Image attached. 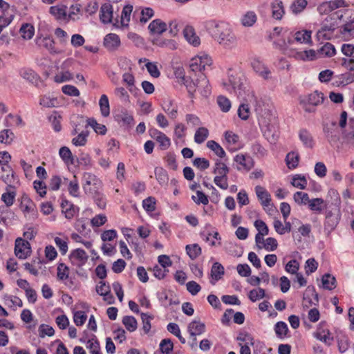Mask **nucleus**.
Returning <instances> with one entry per match:
<instances>
[{
	"instance_id": "nucleus-23",
	"label": "nucleus",
	"mask_w": 354,
	"mask_h": 354,
	"mask_svg": "<svg viewBox=\"0 0 354 354\" xmlns=\"http://www.w3.org/2000/svg\"><path fill=\"white\" fill-rule=\"evenodd\" d=\"M205 324L200 321L194 320L191 322L187 326L188 332L190 336L201 335L205 332Z\"/></svg>"
},
{
	"instance_id": "nucleus-9",
	"label": "nucleus",
	"mask_w": 354,
	"mask_h": 354,
	"mask_svg": "<svg viewBox=\"0 0 354 354\" xmlns=\"http://www.w3.org/2000/svg\"><path fill=\"white\" fill-rule=\"evenodd\" d=\"M88 308V306L86 303L79 301L71 308L73 314V322L77 326H82L85 323L87 316L82 310L87 309Z\"/></svg>"
},
{
	"instance_id": "nucleus-25",
	"label": "nucleus",
	"mask_w": 354,
	"mask_h": 354,
	"mask_svg": "<svg viewBox=\"0 0 354 354\" xmlns=\"http://www.w3.org/2000/svg\"><path fill=\"white\" fill-rule=\"evenodd\" d=\"M257 21V15L255 12L248 10L244 12L240 18L241 24L245 28L253 26Z\"/></svg>"
},
{
	"instance_id": "nucleus-4",
	"label": "nucleus",
	"mask_w": 354,
	"mask_h": 354,
	"mask_svg": "<svg viewBox=\"0 0 354 354\" xmlns=\"http://www.w3.org/2000/svg\"><path fill=\"white\" fill-rule=\"evenodd\" d=\"M324 94L315 91L307 95L300 97L299 103L302 109L307 113H314L315 107L323 103Z\"/></svg>"
},
{
	"instance_id": "nucleus-18",
	"label": "nucleus",
	"mask_w": 354,
	"mask_h": 354,
	"mask_svg": "<svg viewBox=\"0 0 354 354\" xmlns=\"http://www.w3.org/2000/svg\"><path fill=\"white\" fill-rule=\"evenodd\" d=\"M121 41L119 36L115 33H109L104 38V46L109 50H115L120 46Z\"/></svg>"
},
{
	"instance_id": "nucleus-8",
	"label": "nucleus",
	"mask_w": 354,
	"mask_h": 354,
	"mask_svg": "<svg viewBox=\"0 0 354 354\" xmlns=\"http://www.w3.org/2000/svg\"><path fill=\"white\" fill-rule=\"evenodd\" d=\"M251 66L254 73L264 80L272 79V72L269 67L261 59L254 58L251 62Z\"/></svg>"
},
{
	"instance_id": "nucleus-20",
	"label": "nucleus",
	"mask_w": 354,
	"mask_h": 354,
	"mask_svg": "<svg viewBox=\"0 0 354 354\" xmlns=\"http://www.w3.org/2000/svg\"><path fill=\"white\" fill-rule=\"evenodd\" d=\"M298 137L304 147L312 149L315 145V140L311 133L306 129H301L298 132Z\"/></svg>"
},
{
	"instance_id": "nucleus-59",
	"label": "nucleus",
	"mask_w": 354,
	"mask_h": 354,
	"mask_svg": "<svg viewBox=\"0 0 354 354\" xmlns=\"http://www.w3.org/2000/svg\"><path fill=\"white\" fill-rule=\"evenodd\" d=\"M122 81L127 85V88L130 92H133L135 87V77L130 73H124L122 75Z\"/></svg>"
},
{
	"instance_id": "nucleus-21",
	"label": "nucleus",
	"mask_w": 354,
	"mask_h": 354,
	"mask_svg": "<svg viewBox=\"0 0 354 354\" xmlns=\"http://www.w3.org/2000/svg\"><path fill=\"white\" fill-rule=\"evenodd\" d=\"M183 35L189 44L193 46H198L201 44V39L196 35L195 30L192 26H186L183 29Z\"/></svg>"
},
{
	"instance_id": "nucleus-57",
	"label": "nucleus",
	"mask_w": 354,
	"mask_h": 354,
	"mask_svg": "<svg viewBox=\"0 0 354 354\" xmlns=\"http://www.w3.org/2000/svg\"><path fill=\"white\" fill-rule=\"evenodd\" d=\"M20 74L24 79L27 80L31 83L36 82L38 79V76L35 71L30 68L22 69Z\"/></svg>"
},
{
	"instance_id": "nucleus-2",
	"label": "nucleus",
	"mask_w": 354,
	"mask_h": 354,
	"mask_svg": "<svg viewBox=\"0 0 354 354\" xmlns=\"http://www.w3.org/2000/svg\"><path fill=\"white\" fill-rule=\"evenodd\" d=\"M206 28L214 41L225 48L230 49L236 45V36L229 23L224 21L210 20L207 21Z\"/></svg>"
},
{
	"instance_id": "nucleus-28",
	"label": "nucleus",
	"mask_w": 354,
	"mask_h": 354,
	"mask_svg": "<svg viewBox=\"0 0 354 354\" xmlns=\"http://www.w3.org/2000/svg\"><path fill=\"white\" fill-rule=\"evenodd\" d=\"M162 109L171 119H175L178 115V106L173 100L168 99L162 104Z\"/></svg>"
},
{
	"instance_id": "nucleus-29",
	"label": "nucleus",
	"mask_w": 354,
	"mask_h": 354,
	"mask_svg": "<svg viewBox=\"0 0 354 354\" xmlns=\"http://www.w3.org/2000/svg\"><path fill=\"white\" fill-rule=\"evenodd\" d=\"M148 28L151 33L160 35L167 30V25L162 20L157 19L149 24Z\"/></svg>"
},
{
	"instance_id": "nucleus-64",
	"label": "nucleus",
	"mask_w": 354,
	"mask_h": 354,
	"mask_svg": "<svg viewBox=\"0 0 354 354\" xmlns=\"http://www.w3.org/2000/svg\"><path fill=\"white\" fill-rule=\"evenodd\" d=\"M114 93L115 96L120 100L121 102L124 103L129 102V95L124 88H115Z\"/></svg>"
},
{
	"instance_id": "nucleus-15",
	"label": "nucleus",
	"mask_w": 354,
	"mask_h": 354,
	"mask_svg": "<svg viewBox=\"0 0 354 354\" xmlns=\"http://www.w3.org/2000/svg\"><path fill=\"white\" fill-rule=\"evenodd\" d=\"M339 37L344 41L354 39V19H351L339 28Z\"/></svg>"
},
{
	"instance_id": "nucleus-3",
	"label": "nucleus",
	"mask_w": 354,
	"mask_h": 354,
	"mask_svg": "<svg viewBox=\"0 0 354 354\" xmlns=\"http://www.w3.org/2000/svg\"><path fill=\"white\" fill-rule=\"evenodd\" d=\"M223 84L226 91L231 93H234L238 97L242 98L245 101L250 99L248 96L246 98L244 95L245 93V87L240 77L230 75H229L227 82H223ZM251 93L254 94V93L251 91L248 95L251 94Z\"/></svg>"
},
{
	"instance_id": "nucleus-49",
	"label": "nucleus",
	"mask_w": 354,
	"mask_h": 354,
	"mask_svg": "<svg viewBox=\"0 0 354 354\" xmlns=\"http://www.w3.org/2000/svg\"><path fill=\"white\" fill-rule=\"evenodd\" d=\"M207 147L213 151L216 156L223 158L225 156V152L221 146L214 140H209L207 142Z\"/></svg>"
},
{
	"instance_id": "nucleus-63",
	"label": "nucleus",
	"mask_w": 354,
	"mask_h": 354,
	"mask_svg": "<svg viewBox=\"0 0 354 354\" xmlns=\"http://www.w3.org/2000/svg\"><path fill=\"white\" fill-rule=\"evenodd\" d=\"M299 269V263L295 259L289 261L285 266V270L287 272L292 274H297L298 273Z\"/></svg>"
},
{
	"instance_id": "nucleus-31",
	"label": "nucleus",
	"mask_w": 354,
	"mask_h": 354,
	"mask_svg": "<svg viewBox=\"0 0 354 354\" xmlns=\"http://www.w3.org/2000/svg\"><path fill=\"white\" fill-rule=\"evenodd\" d=\"M224 274V267L218 262L214 263L211 269V277L213 281H211V283L214 285L215 282L221 279Z\"/></svg>"
},
{
	"instance_id": "nucleus-42",
	"label": "nucleus",
	"mask_w": 354,
	"mask_h": 354,
	"mask_svg": "<svg viewBox=\"0 0 354 354\" xmlns=\"http://www.w3.org/2000/svg\"><path fill=\"white\" fill-rule=\"evenodd\" d=\"M101 114L104 117H107L110 113V106L108 97L106 95H102L99 100Z\"/></svg>"
},
{
	"instance_id": "nucleus-32",
	"label": "nucleus",
	"mask_w": 354,
	"mask_h": 354,
	"mask_svg": "<svg viewBox=\"0 0 354 354\" xmlns=\"http://www.w3.org/2000/svg\"><path fill=\"white\" fill-rule=\"evenodd\" d=\"M50 13L57 20H64L66 18V7L62 4L51 6L50 8Z\"/></svg>"
},
{
	"instance_id": "nucleus-39",
	"label": "nucleus",
	"mask_w": 354,
	"mask_h": 354,
	"mask_svg": "<svg viewBox=\"0 0 354 354\" xmlns=\"http://www.w3.org/2000/svg\"><path fill=\"white\" fill-rule=\"evenodd\" d=\"M209 130L205 127H199L195 132L194 141L197 144H201L208 138Z\"/></svg>"
},
{
	"instance_id": "nucleus-16",
	"label": "nucleus",
	"mask_w": 354,
	"mask_h": 354,
	"mask_svg": "<svg viewBox=\"0 0 354 354\" xmlns=\"http://www.w3.org/2000/svg\"><path fill=\"white\" fill-rule=\"evenodd\" d=\"M234 161L238 165V170L245 169L248 171L254 166L252 158L248 155L238 154L234 157Z\"/></svg>"
},
{
	"instance_id": "nucleus-19",
	"label": "nucleus",
	"mask_w": 354,
	"mask_h": 354,
	"mask_svg": "<svg viewBox=\"0 0 354 354\" xmlns=\"http://www.w3.org/2000/svg\"><path fill=\"white\" fill-rule=\"evenodd\" d=\"M69 259L72 263L80 266L86 263L88 255L82 249H76L71 252Z\"/></svg>"
},
{
	"instance_id": "nucleus-22",
	"label": "nucleus",
	"mask_w": 354,
	"mask_h": 354,
	"mask_svg": "<svg viewBox=\"0 0 354 354\" xmlns=\"http://www.w3.org/2000/svg\"><path fill=\"white\" fill-rule=\"evenodd\" d=\"M69 162L73 165H75V162H77L79 165H82L86 167L91 166V158L88 154H82L80 158L75 159L71 150L68 148V163Z\"/></svg>"
},
{
	"instance_id": "nucleus-43",
	"label": "nucleus",
	"mask_w": 354,
	"mask_h": 354,
	"mask_svg": "<svg viewBox=\"0 0 354 354\" xmlns=\"http://www.w3.org/2000/svg\"><path fill=\"white\" fill-rule=\"evenodd\" d=\"M86 346L89 350L91 354H101L100 343L95 336H93L86 342Z\"/></svg>"
},
{
	"instance_id": "nucleus-40",
	"label": "nucleus",
	"mask_w": 354,
	"mask_h": 354,
	"mask_svg": "<svg viewBox=\"0 0 354 354\" xmlns=\"http://www.w3.org/2000/svg\"><path fill=\"white\" fill-rule=\"evenodd\" d=\"M274 332L277 337L283 339L288 332V325L284 322H277L274 325Z\"/></svg>"
},
{
	"instance_id": "nucleus-37",
	"label": "nucleus",
	"mask_w": 354,
	"mask_h": 354,
	"mask_svg": "<svg viewBox=\"0 0 354 354\" xmlns=\"http://www.w3.org/2000/svg\"><path fill=\"white\" fill-rule=\"evenodd\" d=\"M39 104L45 107H54L57 106L59 102L56 97L48 93L41 97Z\"/></svg>"
},
{
	"instance_id": "nucleus-38",
	"label": "nucleus",
	"mask_w": 354,
	"mask_h": 354,
	"mask_svg": "<svg viewBox=\"0 0 354 354\" xmlns=\"http://www.w3.org/2000/svg\"><path fill=\"white\" fill-rule=\"evenodd\" d=\"M21 36L24 39H30L35 33V28L30 24H24L19 29Z\"/></svg>"
},
{
	"instance_id": "nucleus-1",
	"label": "nucleus",
	"mask_w": 354,
	"mask_h": 354,
	"mask_svg": "<svg viewBox=\"0 0 354 354\" xmlns=\"http://www.w3.org/2000/svg\"><path fill=\"white\" fill-rule=\"evenodd\" d=\"M248 97L250 99L246 100L247 102H255V111L263 136L270 142H275L278 138V122L272 105L257 100L252 93Z\"/></svg>"
},
{
	"instance_id": "nucleus-44",
	"label": "nucleus",
	"mask_w": 354,
	"mask_h": 354,
	"mask_svg": "<svg viewBox=\"0 0 354 354\" xmlns=\"http://www.w3.org/2000/svg\"><path fill=\"white\" fill-rule=\"evenodd\" d=\"M229 171L230 169L225 163L218 160H216L213 171L216 176H227Z\"/></svg>"
},
{
	"instance_id": "nucleus-47",
	"label": "nucleus",
	"mask_w": 354,
	"mask_h": 354,
	"mask_svg": "<svg viewBox=\"0 0 354 354\" xmlns=\"http://www.w3.org/2000/svg\"><path fill=\"white\" fill-rule=\"evenodd\" d=\"M88 126L93 129L95 133L100 135L106 134V127H105V125L97 123V122L94 118H88Z\"/></svg>"
},
{
	"instance_id": "nucleus-61",
	"label": "nucleus",
	"mask_w": 354,
	"mask_h": 354,
	"mask_svg": "<svg viewBox=\"0 0 354 354\" xmlns=\"http://www.w3.org/2000/svg\"><path fill=\"white\" fill-rule=\"evenodd\" d=\"M33 203L31 200L26 195L23 196L21 202V208L24 213H28L34 211Z\"/></svg>"
},
{
	"instance_id": "nucleus-45",
	"label": "nucleus",
	"mask_w": 354,
	"mask_h": 354,
	"mask_svg": "<svg viewBox=\"0 0 354 354\" xmlns=\"http://www.w3.org/2000/svg\"><path fill=\"white\" fill-rule=\"evenodd\" d=\"M154 174L156 180L160 185H165L168 182V176L166 170L162 167H157L155 168Z\"/></svg>"
},
{
	"instance_id": "nucleus-48",
	"label": "nucleus",
	"mask_w": 354,
	"mask_h": 354,
	"mask_svg": "<svg viewBox=\"0 0 354 354\" xmlns=\"http://www.w3.org/2000/svg\"><path fill=\"white\" fill-rule=\"evenodd\" d=\"M299 155L295 152H290L286 157V162L289 169H295L299 163Z\"/></svg>"
},
{
	"instance_id": "nucleus-13",
	"label": "nucleus",
	"mask_w": 354,
	"mask_h": 354,
	"mask_svg": "<svg viewBox=\"0 0 354 354\" xmlns=\"http://www.w3.org/2000/svg\"><path fill=\"white\" fill-rule=\"evenodd\" d=\"M71 124L73 127L71 134L75 135L88 126V119L80 115H73L71 117Z\"/></svg>"
},
{
	"instance_id": "nucleus-50",
	"label": "nucleus",
	"mask_w": 354,
	"mask_h": 354,
	"mask_svg": "<svg viewBox=\"0 0 354 354\" xmlns=\"http://www.w3.org/2000/svg\"><path fill=\"white\" fill-rule=\"evenodd\" d=\"M37 43L38 44L39 46H44L50 51H53L55 53L57 52L54 47L55 41H53V39L52 38H50L49 37L39 38L37 39Z\"/></svg>"
},
{
	"instance_id": "nucleus-12",
	"label": "nucleus",
	"mask_w": 354,
	"mask_h": 354,
	"mask_svg": "<svg viewBox=\"0 0 354 354\" xmlns=\"http://www.w3.org/2000/svg\"><path fill=\"white\" fill-rule=\"evenodd\" d=\"M335 30V24L328 21L323 22L320 29L317 32V37L318 40H328L333 37Z\"/></svg>"
},
{
	"instance_id": "nucleus-24",
	"label": "nucleus",
	"mask_w": 354,
	"mask_h": 354,
	"mask_svg": "<svg viewBox=\"0 0 354 354\" xmlns=\"http://www.w3.org/2000/svg\"><path fill=\"white\" fill-rule=\"evenodd\" d=\"M113 8L109 3H104L100 8V19L103 24L111 22L113 18Z\"/></svg>"
},
{
	"instance_id": "nucleus-36",
	"label": "nucleus",
	"mask_w": 354,
	"mask_h": 354,
	"mask_svg": "<svg viewBox=\"0 0 354 354\" xmlns=\"http://www.w3.org/2000/svg\"><path fill=\"white\" fill-rule=\"evenodd\" d=\"M75 137L72 139L71 143L75 147L85 146L87 142L88 136V131H81L74 135Z\"/></svg>"
},
{
	"instance_id": "nucleus-52",
	"label": "nucleus",
	"mask_w": 354,
	"mask_h": 354,
	"mask_svg": "<svg viewBox=\"0 0 354 354\" xmlns=\"http://www.w3.org/2000/svg\"><path fill=\"white\" fill-rule=\"evenodd\" d=\"M291 184L295 187L304 189L307 185V180L304 176L297 174L293 176Z\"/></svg>"
},
{
	"instance_id": "nucleus-5",
	"label": "nucleus",
	"mask_w": 354,
	"mask_h": 354,
	"mask_svg": "<svg viewBox=\"0 0 354 354\" xmlns=\"http://www.w3.org/2000/svg\"><path fill=\"white\" fill-rule=\"evenodd\" d=\"M0 33L4 28L8 26L13 20L15 10L7 1H0Z\"/></svg>"
},
{
	"instance_id": "nucleus-56",
	"label": "nucleus",
	"mask_w": 354,
	"mask_h": 354,
	"mask_svg": "<svg viewBox=\"0 0 354 354\" xmlns=\"http://www.w3.org/2000/svg\"><path fill=\"white\" fill-rule=\"evenodd\" d=\"M265 297V290L261 288L253 289L250 290L248 294V297L252 302H255L261 299L264 298Z\"/></svg>"
},
{
	"instance_id": "nucleus-6",
	"label": "nucleus",
	"mask_w": 354,
	"mask_h": 354,
	"mask_svg": "<svg viewBox=\"0 0 354 354\" xmlns=\"http://www.w3.org/2000/svg\"><path fill=\"white\" fill-rule=\"evenodd\" d=\"M341 217V213L339 208L335 207L326 212L324 221V230L327 234H330L337 227Z\"/></svg>"
},
{
	"instance_id": "nucleus-26",
	"label": "nucleus",
	"mask_w": 354,
	"mask_h": 354,
	"mask_svg": "<svg viewBox=\"0 0 354 354\" xmlns=\"http://www.w3.org/2000/svg\"><path fill=\"white\" fill-rule=\"evenodd\" d=\"M196 87L203 96L207 97L210 94L209 81L204 74H201L196 80Z\"/></svg>"
},
{
	"instance_id": "nucleus-11",
	"label": "nucleus",
	"mask_w": 354,
	"mask_h": 354,
	"mask_svg": "<svg viewBox=\"0 0 354 354\" xmlns=\"http://www.w3.org/2000/svg\"><path fill=\"white\" fill-rule=\"evenodd\" d=\"M348 6L345 1H322L317 6V11L320 15H328L335 9Z\"/></svg>"
},
{
	"instance_id": "nucleus-35",
	"label": "nucleus",
	"mask_w": 354,
	"mask_h": 354,
	"mask_svg": "<svg viewBox=\"0 0 354 354\" xmlns=\"http://www.w3.org/2000/svg\"><path fill=\"white\" fill-rule=\"evenodd\" d=\"M336 50L335 46L330 43H326L318 50L317 55L319 57H330L335 55Z\"/></svg>"
},
{
	"instance_id": "nucleus-53",
	"label": "nucleus",
	"mask_w": 354,
	"mask_h": 354,
	"mask_svg": "<svg viewBox=\"0 0 354 354\" xmlns=\"http://www.w3.org/2000/svg\"><path fill=\"white\" fill-rule=\"evenodd\" d=\"M122 324L130 332H133L137 328V321L133 316H124L122 319Z\"/></svg>"
},
{
	"instance_id": "nucleus-54",
	"label": "nucleus",
	"mask_w": 354,
	"mask_h": 354,
	"mask_svg": "<svg viewBox=\"0 0 354 354\" xmlns=\"http://www.w3.org/2000/svg\"><path fill=\"white\" fill-rule=\"evenodd\" d=\"M142 207L147 212H152L156 208V199L153 196H149L142 201Z\"/></svg>"
},
{
	"instance_id": "nucleus-27",
	"label": "nucleus",
	"mask_w": 354,
	"mask_h": 354,
	"mask_svg": "<svg viewBox=\"0 0 354 354\" xmlns=\"http://www.w3.org/2000/svg\"><path fill=\"white\" fill-rule=\"evenodd\" d=\"M311 31L309 30H301L297 31L294 35L292 39H288V44H292L294 41L301 44H308L311 41Z\"/></svg>"
},
{
	"instance_id": "nucleus-41",
	"label": "nucleus",
	"mask_w": 354,
	"mask_h": 354,
	"mask_svg": "<svg viewBox=\"0 0 354 354\" xmlns=\"http://www.w3.org/2000/svg\"><path fill=\"white\" fill-rule=\"evenodd\" d=\"M186 252L192 260L196 259L201 254V248L197 243L187 245Z\"/></svg>"
},
{
	"instance_id": "nucleus-51",
	"label": "nucleus",
	"mask_w": 354,
	"mask_h": 354,
	"mask_svg": "<svg viewBox=\"0 0 354 354\" xmlns=\"http://www.w3.org/2000/svg\"><path fill=\"white\" fill-rule=\"evenodd\" d=\"M15 138V134L10 129H3L0 131V142L9 145Z\"/></svg>"
},
{
	"instance_id": "nucleus-34",
	"label": "nucleus",
	"mask_w": 354,
	"mask_h": 354,
	"mask_svg": "<svg viewBox=\"0 0 354 354\" xmlns=\"http://www.w3.org/2000/svg\"><path fill=\"white\" fill-rule=\"evenodd\" d=\"M309 209L316 213H321L326 207V203L321 198H315L310 199L308 203Z\"/></svg>"
},
{
	"instance_id": "nucleus-60",
	"label": "nucleus",
	"mask_w": 354,
	"mask_h": 354,
	"mask_svg": "<svg viewBox=\"0 0 354 354\" xmlns=\"http://www.w3.org/2000/svg\"><path fill=\"white\" fill-rule=\"evenodd\" d=\"M217 103L223 112H228L231 108L230 100L225 96H218L217 97Z\"/></svg>"
},
{
	"instance_id": "nucleus-62",
	"label": "nucleus",
	"mask_w": 354,
	"mask_h": 354,
	"mask_svg": "<svg viewBox=\"0 0 354 354\" xmlns=\"http://www.w3.org/2000/svg\"><path fill=\"white\" fill-rule=\"evenodd\" d=\"M293 198L297 203L301 205L308 204L310 200L309 198L308 194L307 193L302 192H297L296 193H295Z\"/></svg>"
},
{
	"instance_id": "nucleus-33",
	"label": "nucleus",
	"mask_w": 354,
	"mask_h": 354,
	"mask_svg": "<svg viewBox=\"0 0 354 354\" xmlns=\"http://www.w3.org/2000/svg\"><path fill=\"white\" fill-rule=\"evenodd\" d=\"M133 9V6L129 4H127L125 6H124L120 17V24L122 26H129Z\"/></svg>"
},
{
	"instance_id": "nucleus-30",
	"label": "nucleus",
	"mask_w": 354,
	"mask_h": 354,
	"mask_svg": "<svg viewBox=\"0 0 354 354\" xmlns=\"http://www.w3.org/2000/svg\"><path fill=\"white\" fill-rule=\"evenodd\" d=\"M271 12L273 19L280 20L285 14L282 1H275L271 5Z\"/></svg>"
},
{
	"instance_id": "nucleus-46",
	"label": "nucleus",
	"mask_w": 354,
	"mask_h": 354,
	"mask_svg": "<svg viewBox=\"0 0 354 354\" xmlns=\"http://www.w3.org/2000/svg\"><path fill=\"white\" fill-rule=\"evenodd\" d=\"M322 286L324 289L331 290L336 287V279L333 276L330 275V274H325L322 277Z\"/></svg>"
},
{
	"instance_id": "nucleus-7",
	"label": "nucleus",
	"mask_w": 354,
	"mask_h": 354,
	"mask_svg": "<svg viewBox=\"0 0 354 354\" xmlns=\"http://www.w3.org/2000/svg\"><path fill=\"white\" fill-rule=\"evenodd\" d=\"M212 64V58L208 55L202 53L191 59L189 67L192 71L197 72L205 70L206 66H210Z\"/></svg>"
},
{
	"instance_id": "nucleus-55",
	"label": "nucleus",
	"mask_w": 354,
	"mask_h": 354,
	"mask_svg": "<svg viewBox=\"0 0 354 354\" xmlns=\"http://www.w3.org/2000/svg\"><path fill=\"white\" fill-rule=\"evenodd\" d=\"M83 181L84 183V187L86 185H95L97 187L100 184L99 178L95 175L89 172L84 174Z\"/></svg>"
},
{
	"instance_id": "nucleus-10",
	"label": "nucleus",
	"mask_w": 354,
	"mask_h": 354,
	"mask_svg": "<svg viewBox=\"0 0 354 354\" xmlns=\"http://www.w3.org/2000/svg\"><path fill=\"white\" fill-rule=\"evenodd\" d=\"M31 253L30 244L27 240L17 238L15 241V254L20 259H26Z\"/></svg>"
},
{
	"instance_id": "nucleus-17",
	"label": "nucleus",
	"mask_w": 354,
	"mask_h": 354,
	"mask_svg": "<svg viewBox=\"0 0 354 354\" xmlns=\"http://www.w3.org/2000/svg\"><path fill=\"white\" fill-rule=\"evenodd\" d=\"M255 192L259 201L265 210L270 205L271 197L268 192L263 187L257 185L255 187Z\"/></svg>"
},
{
	"instance_id": "nucleus-14",
	"label": "nucleus",
	"mask_w": 354,
	"mask_h": 354,
	"mask_svg": "<svg viewBox=\"0 0 354 354\" xmlns=\"http://www.w3.org/2000/svg\"><path fill=\"white\" fill-rule=\"evenodd\" d=\"M150 136L156 140L162 149H167L171 145L170 139L162 132L156 129L149 130Z\"/></svg>"
},
{
	"instance_id": "nucleus-58",
	"label": "nucleus",
	"mask_w": 354,
	"mask_h": 354,
	"mask_svg": "<svg viewBox=\"0 0 354 354\" xmlns=\"http://www.w3.org/2000/svg\"><path fill=\"white\" fill-rule=\"evenodd\" d=\"M307 5L308 1H293L290 6V10L293 14L298 15L306 8Z\"/></svg>"
}]
</instances>
